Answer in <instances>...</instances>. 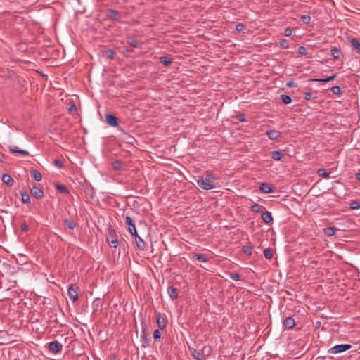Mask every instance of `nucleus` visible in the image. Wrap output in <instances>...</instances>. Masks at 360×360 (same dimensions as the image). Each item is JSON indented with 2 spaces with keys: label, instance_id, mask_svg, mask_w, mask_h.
Returning a JSON list of instances; mask_svg holds the SVG:
<instances>
[{
  "label": "nucleus",
  "instance_id": "32",
  "mask_svg": "<svg viewBox=\"0 0 360 360\" xmlns=\"http://www.w3.org/2000/svg\"><path fill=\"white\" fill-rule=\"evenodd\" d=\"M330 55L335 59L339 58V50L334 47L330 50Z\"/></svg>",
  "mask_w": 360,
  "mask_h": 360
},
{
  "label": "nucleus",
  "instance_id": "40",
  "mask_svg": "<svg viewBox=\"0 0 360 360\" xmlns=\"http://www.w3.org/2000/svg\"><path fill=\"white\" fill-rule=\"evenodd\" d=\"M331 91L335 94H338L340 92V88L338 86L331 88Z\"/></svg>",
  "mask_w": 360,
  "mask_h": 360
},
{
  "label": "nucleus",
  "instance_id": "15",
  "mask_svg": "<svg viewBox=\"0 0 360 360\" xmlns=\"http://www.w3.org/2000/svg\"><path fill=\"white\" fill-rule=\"evenodd\" d=\"M350 43L352 47L360 54V41L355 38H352L350 40Z\"/></svg>",
  "mask_w": 360,
  "mask_h": 360
},
{
  "label": "nucleus",
  "instance_id": "30",
  "mask_svg": "<svg viewBox=\"0 0 360 360\" xmlns=\"http://www.w3.org/2000/svg\"><path fill=\"white\" fill-rule=\"evenodd\" d=\"M112 168L115 170H120L122 169V163L120 161H115L112 164Z\"/></svg>",
  "mask_w": 360,
  "mask_h": 360
},
{
  "label": "nucleus",
  "instance_id": "18",
  "mask_svg": "<svg viewBox=\"0 0 360 360\" xmlns=\"http://www.w3.org/2000/svg\"><path fill=\"white\" fill-rule=\"evenodd\" d=\"M262 218L263 221L266 224H269L273 220L271 214L269 212H264L262 214Z\"/></svg>",
  "mask_w": 360,
  "mask_h": 360
},
{
  "label": "nucleus",
  "instance_id": "5",
  "mask_svg": "<svg viewBox=\"0 0 360 360\" xmlns=\"http://www.w3.org/2000/svg\"><path fill=\"white\" fill-rule=\"evenodd\" d=\"M68 294L70 299L72 302H75L78 299L77 289L75 288L73 285H70L68 290Z\"/></svg>",
  "mask_w": 360,
  "mask_h": 360
},
{
  "label": "nucleus",
  "instance_id": "10",
  "mask_svg": "<svg viewBox=\"0 0 360 360\" xmlns=\"http://www.w3.org/2000/svg\"><path fill=\"white\" fill-rule=\"evenodd\" d=\"M191 356L196 360H206L205 356L198 350L192 349L191 351Z\"/></svg>",
  "mask_w": 360,
  "mask_h": 360
},
{
  "label": "nucleus",
  "instance_id": "33",
  "mask_svg": "<svg viewBox=\"0 0 360 360\" xmlns=\"http://www.w3.org/2000/svg\"><path fill=\"white\" fill-rule=\"evenodd\" d=\"M65 225L70 229V230H72L75 226V224L73 221L72 220H65Z\"/></svg>",
  "mask_w": 360,
  "mask_h": 360
},
{
  "label": "nucleus",
  "instance_id": "28",
  "mask_svg": "<svg viewBox=\"0 0 360 360\" xmlns=\"http://www.w3.org/2000/svg\"><path fill=\"white\" fill-rule=\"evenodd\" d=\"M281 99L282 102L285 104H289L292 102V99L288 95L283 94L281 96Z\"/></svg>",
  "mask_w": 360,
  "mask_h": 360
},
{
  "label": "nucleus",
  "instance_id": "17",
  "mask_svg": "<svg viewBox=\"0 0 360 360\" xmlns=\"http://www.w3.org/2000/svg\"><path fill=\"white\" fill-rule=\"evenodd\" d=\"M2 181L8 186H12L13 184V179H12V177L8 175V174H4L3 176H2Z\"/></svg>",
  "mask_w": 360,
  "mask_h": 360
},
{
  "label": "nucleus",
  "instance_id": "3",
  "mask_svg": "<svg viewBox=\"0 0 360 360\" xmlns=\"http://www.w3.org/2000/svg\"><path fill=\"white\" fill-rule=\"evenodd\" d=\"M125 223L128 226V230L130 232V233L132 235V236H134L135 237H138V238L139 239V240L141 242H142V240L141 238L138 236L137 235V232H136V226H135V224L132 220V219L129 217V216H127L125 217Z\"/></svg>",
  "mask_w": 360,
  "mask_h": 360
},
{
  "label": "nucleus",
  "instance_id": "25",
  "mask_svg": "<svg viewBox=\"0 0 360 360\" xmlns=\"http://www.w3.org/2000/svg\"><path fill=\"white\" fill-rule=\"evenodd\" d=\"M251 210L255 212H262L264 210V207L259 204L255 203L252 206Z\"/></svg>",
  "mask_w": 360,
  "mask_h": 360
},
{
  "label": "nucleus",
  "instance_id": "36",
  "mask_svg": "<svg viewBox=\"0 0 360 360\" xmlns=\"http://www.w3.org/2000/svg\"><path fill=\"white\" fill-rule=\"evenodd\" d=\"M301 19L304 23L307 24L309 22L311 18L308 15H303L301 16Z\"/></svg>",
  "mask_w": 360,
  "mask_h": 360
},
{
  "label": "nucleus",
  "instance_id": "54",
  "mask_svg": "<svg viewBox=\"0 0 360 360\" xmlns=\"http://www.w3.org/2000/svg\"><path fill=\"white\" fill-rule=\"evenodd\" d=\"M110 58H112V53H111V54H110Z\"/></svg>",
  "mask_w": 360,
  "mask_h": 360
},
{
  "label": "nucleus",
  "instance_id": "29",
  "mask_svg": "<svg viewBox=\"0 0 360 360\" xmlns=\"http://www.w3.org/2000/svg\"><path fill=\"white\" fill-rule=\"evenodd\" d=\"M141 342H142V346L143 347H147L149 346V340L148 338H146L145 334L143 333V335H141Z\"/></svg>",
  "mask_w": 360,
  "mask_h": 360
},
{
  "label": "nucleus",
  "instance_id": "23",
  "mask_svg": "<svg viewBox=\"0 0 360 360\" xmlns=\"http://www.w3.org/2000/svg\"><path fill=\"white\" fill-rule=\"evenodd\" d=\"M9 151L12 153H18L24 155H27L29 154L28 151L25 150L17 149L15 148H10Z\"/></svg>",
  "mask_w": 360,
  "mask_h": 360
},
{
  "label": "nucleus",
  "instance_id": "48",
  "mask_svg": "<svg viewBox=\"0 0 360 360\" xmlns=\"http://www.w3.org/2000/svg\"><path fill=\"white\" fill-rule=\"evenodd\" d=\"M243 28H244V26H243V24H238V25H236V30H237L238 31H242V30H243Z\"/></svg>",
  "mask_w": 360,
  "mask_h": 360
},
{
  "label": "nucleus",
  "instance_id": "51",
  "mask_svg": "<svg viewBox=\"0 0 360 360\" xmlns=\"http://www.w3.org/2000/svg\"><path fill=\"white\" fill-rule=\"evenodd\" d=\"M75 109H76V107H75V105H72L71 107H70V108H69V110H70V112H72V111L75 110Z\"/></svg>",
  "mask_w": 360,
  "mask_h": 360
},
{
  "label": "nucleus",
  "instance_id": "53",
  "mask_svg": "<svg viewBox=\"0 0 360 360\" xmlns=\"http://www.w3.org/2000/svg\"><path fill=\"white\" fill-rule=\"evenodd\" d=\"M110 58H112V53H111V54H110Z\"/></svg>",
  "mask_w": 360,
  "mask_h": 360
},
{
  "label": "nucleus",
  "instance_id": "55",
  "mask_svg": "<svg viewBox=\"0 0 360 360\" xmlns=\"http://www.w3.org/2000/svg\"><path fill=\"white\" fill-rule=\"evenodd\" d=\"M136 243H137V246L139 248L140 247V245L138 243V242L136 241Z\"/></svg>",
  "mask_w": 360,
  "mask_h": 360
},
{
  "label": "nucleus",
  "instance_id": "24",
  "mask_svg": "<svg viewBox=\"0 0 360 360\" xmlns=\"http://www.w3.org/2000/svg\"><path fill=\"white\" fill-rule=\"evenodd\" d=\"M317 174L319 176L323 177V178H325V179H328L329 178L330 176V173L328 172L326 169H320L317 171Z\"/></svg>",
  "mask_w": 360,
  "mask_h": 360
},
{
  "label": "nucleus",
  "instance_id": "26",
  "mask_svg": "<svg viewBox=\"0 0 360 360\" xmlns=\"http://www.w3.org/2000/svg\"><path fill=\"white\" fill-rule=\"evenodd\" d=\"M275 249H264V255L266 259H270L274 255V250Z\"/></svg>",
  "mask_w": 360,
  "mask_h": 360
},
{
  "label": "nucleus",
  "instance_id": "21",
  "mask_svg": "<svg viewBox=\"0 0 360 360\" xmlns=\"http://www.w3.org/2000/svg\"><path fill=\"white\" fill-rule=\"evenodd\" d=\"M283 157V155L280 151L274 150L271 152V158L275 160L279 161Z\"/></svg>",
  "mask_w": 360,
  "mask_h": 360
},
{
  "label": "nucleus",
  "instance_id": "16",
  "mask_svg": "<svg viewBox=\"0 0 360 360\" xmlns=\"http://www.w3.org/2000/svg\"><path fill=\"white\" fill-rule=\"evenodd\" d=\"M107 16L111 20H117L119 18L120 14L117 11L110 10L108 11Z\"/></svg>",
  "mask_w": 360,
  "mask_h": 360
},
{
  "label": "nucleus",
  "instance_id": "12",
  "mask_svg": "<svg viewBox=\"0 0 360 360\" xmlns=\"http://www.w3.org/2000/svg\"><path fill=\"white\" fill-rule=\"evenodd\" d=\"M266 135L271 140H276L281 137V132L276 130H270L266 132Z\"/></svg>",
  "mask_w": 360,
  "mask_h": 360
},
{
  "label": "nucleus",
  "instance_id": "38",
  "mask_svg": "<svg viewBox=\"0 0 360 360\" xmlns=\"http://www.w3.org/2000/svg\"><path fill=\"white\" fill-rule=\"evenodd\" d=\"M22 200L24 202L29 203L30 202L29 195L27 194H22Z\"/></svg>",
  "mask_w": 360,
  "mask_h": 360
},
{
  "label": "nucleus",
  "instance_id": "43",
  "mask_svg": "<svg viewBox=\"0 0 360 360\" xmlns=\"http://www.w3.org/2000/svg\"><path fill=\"white\" fill-rule=\"evenodd\" d=\"M128 43H129L131 46H134V47H136V46H137V45H138V42H137V41H136V40H135V39H130L129 40Z\"/></svg>",
  "mask_w": 360,
  "mask_h": 360
},
{
  "label": "nucleus",
  "instance_id": "41",
  "mask_svg": "<svg viewBox=\"0 0 360 360\" xmlns=\"http://www.w3.org/2000/svg\"><path fill=\"white\" fill-rule=\"evenodd\" d=\"M160 60H161V63H164L166 65L171 63V60L165 57L161 58Z\"/></svg>",
  "mask_w": 360,
  "mask_h": 360
},
{
  "label": "nucleus",
  "instance_id": "42",
  "mask_svg": "<svg viewBox=\"0 0 360 360\" xmlns=\"http://www.w3.org/2000/svg\"><path fill=\"white\" fill-rule=\"evenodd\" d=\"M292 33V30L288 27L286 29H285V31H284V34L286 36V37H290Z\"/></svg>",
  "mask_w": 360,
  "mask_h": 360
},
{
  "label": "nucleus",
  "instance_id": "13",
  "mask_svg": "<svg viewBox=\"0 0 360 360\" xmlns=\"http://www.w3.org/2000/svg\"><path fill=\"white\" fill-rule=\"evenodd\" d=\"M193 257L195 258L199 262H207L209 261L210 258H211V256H209V255H205V254L198 253V254H195L193 256Z\"/></svg>",
  "mask_w": 360,
  "mask_h": 360
},
{
  "label": "nucleus",
  "instance_id": "7",
  "mask_svg": "<svg viewBox=\"0 0 360 360\" xmlns=\"http://www.w3.org/2000/svg\"><path fill=\"white\" fill-rule=\"evenodd\" d=\"M167 294L172 300H175L178 297V290L173 285H169L167 290Z\"/></svg>",
  "mask_w": 360,
  "mask_h": 360
},
{
  "label": "nucleus",
  "instance_id": "2",
  "mask_svg": "<svg viewBox=\"0 0 360 360\" xmlns=\"http://www.w3.org/2000/svg\"><path fill=\"white\" fill-rule=\"evenodd\" d=\"M352 348V345L349 344H344V345H337L331 348H330L328 350V352L329 354H339L344 352L349 349Z\"/></svg>",
  "mask_w": 360,
  "mask_h": 360
},
{
  "label": "nucleus",
  "instance_id": "4",
  "mask_svg": "<svg viewBox=\"0 0 360 360\" xmlns=\"http://www.w3.org/2000/svg\"><path fill=\"white\" fill-rule=\"evenodd\" d=\"M63 345L58 341L54 340L49 344V349L53 354H57L62 350Z\"/></svg>",
  "mask_w": 360,
  "mask_h": 360
},
{
  "label": "nucleus",
  "instance_id": "27",
  "mask_svg": "<svg viewBox=\"0 0 360 360\" xmlns=\"http://www.w3.org/2000/svg\"><path fill=\"white\" fill-rule=\"evenodd\" d=\"M335 77H336V75H333L328 77H326L325 79H315L314 80L316 81V82H321L326 83V82H328L332 81L333 79H334Z\"/></svg>",
  "mask_w": 360,
  "mask_h": 360
},
{
  "label": "nucleus",
  "instance_id": "1",
  "mask_svg": "<svg viewBox=\"0 0 360 360\" xmlns=\"http://www.w3.org/2000/svg\"><path fill=\"white\" fill-rule=\"evenodd\" d=\"M215 177L212 174H206L205 178L200 179L197 181L199 187L204 190H211L215 188L214 184Z\"/></svg>",
  "mask_w": 360,
  "mask_h": 360
},
{
  "label": "nucleus",
  "instance_id": "19",
  "mask_svg": "<svg viewBox=\"0 0 360 360\" xmlns=\"http://www.w3.org/2000/svg\"><path fill=\"white\" fill-rule=\"evenodd\" d=\"M100 307H101L100 300L98 298L95 299L92 302V304H91L93 312L94 313L96 312L99 309Z\"/></svg>",
  "mask_w": 360,
  "mask_h": 360
},
{
  "label": "nucleus",
  "instance_id": "9",
  "mask_svg": "<svg viewBox=\"0 0 360 360\" xmlns=\"http://www.w3.org/2000/svg\"><path fill=\"white\" fill-rule=\"evenodd\" d=\"M259 190L264 193H271L274 191L271 185L267 183L261 184Z\"/></svg>",
  "mask_w": 360,
  "mask_h": 360
},
{
  "label": "nucleus",
  "instance_id": "46",
  "mask_svg": "<svg viewBox=\"0 0 360 360\" xmlns=\"http://www.w3.org/2000/svg\"><path fill=\"white\" fill-rule=\"evenodd\" d=\"M311 94L309 92H306L304 94V97L306 100H310L311 98Z\"/></svg>",
  "mask_w": 360,
  "mask_h": 360
},
{
  "label": "nucleus",
  "instance_id": "11",
  "mask_svg": "<svg viewBox=\"0 0 360 360\" xmlns=\"http://www.w3.org/2000/svg\"><path fill=\"white\" fill-rule=\"evenodd\" d=\"M106 122L112 127H116L118 124L117 119L112 115H107Z\"/></svg>",
  "mask_w": 360,
  "mask_h": 360
},
{
  "label": "nucleus",
  "instance_id": "39",
  "mask_svg": "<svg viewBox=\"0 0 360 360\" xmlns=\"http://www.w3.org/2000/svg\"><path fill=\"white\" fill-rule=\"evenodd\" d=\"M298 53L300 55H306L307 54V49L304 46H300L298 48Z\"/></svg>",
  "mask_w": 360,
  "mask_h": 360
},
{
  "label": "nucleus",
  "instance_id": "37",
  "mask_svg": "<svg viewBox=\"0 0 360 360\" xmlns=\"http://www.w3.org/2000/svg\"><path fill=\"white\" fill-rule=\"evenodd\" d=\"M153 338L155 340H160L161 338L160 333L158 329H155L153 331Z\"/></svg>",
  "mask_w": 360,
  "mask_h": 360
},
{
  "label": "nucleus",
  "instance_id": "50",
  "mask_svg": "<svg viewBox=\"0 0 360 360\" xmlns=\"http://www.w3.org/2000/svg\"><path fill=\"white\" fill-rule=\"evenodd\" d=\"M240 121H245V115L241 114L238 116Z\"/></svg>",
  "mask_w": 360,
  "mask_h": 360
},
{
  "label": "nucleus",
  "instance_id": "6",
  "mask_svg": "<svg viewBox=\"0 0 360 360\" xmlns=\"http://www.w3.org/2000/svg\"><path fill=\"white\" fill-rule=\"evenodd\" d=\"M295 325L294 319L291 316L285 318L283 321V326L285 329H291Z\"/></svg>",
  "mask_w": 360,
  "mask_h": 360
},
{
  "label": "nucleus",
  "instance_id": "49",
  "mask_svg": "<svg viewBox=\"0 0 360 360\" xmlns=\"http://www.w3.org/2000/svg\"><path fill=\"white\" fill-rule=\"evenodd\" d=\"M244 252L248 255H250L252 254V249H244Z\"/></svg>",
  "mask_w": 360,
  "mask_h": 360
},
{
  "label": "nucleus",
  "instance_id": "34",
  "mask_svg": "<svg viewBox=\"0 0 360 360\" xmlns=\"http://www.w3.org/2000/svg\"><path fill=\"white\" fill-rule=\"evenodd\" d=\"M229 277L233 281H239L240 279V276L237 273H230Z\"/></svg>",
  "mask_w": 360,
  "mask_h": 360
},
{
  "label": "nucleus",
  "instance_id": "8",
  "mask_svg": "<svg viewBox=\"0 0 360 360\" xmlns=\"http://www.w3.org/2000/svg\"><path fill=\"white\" fill-rule=\"evenodd\" d=\"M31 193L33 196H34L36 198H41L44 195L43 191L38 186H33L31 188Z\"/></svg>",
  "mask_w": 360,
  "mask_h": 360
},
{
  "label": "nucleus",
  "instance_id": "44",
  "mask_svg": "<svg viewBox=\"0 0 360 360\" xmlns=\"http://www.w3.org/2000/svg\"><path fill=\"white\" fill-rule=\"evenodd\" d=\"M280 45L283 47V48H288V41L285 40V39H283L280 41Z\"/></svg>",
  "mask_w": 360,
  "mask_h": 360
},
{
  "label": "nucleus",
  "instance_id": "45",
  "mask_svg": "<svg viewBox=\"0 0 360 360\" xmlns=\"http://www.w3.org/2000/svg\"><path fill=\"white\" fill-rule=\"evenodd\" d=\"M54 165L58 167V168L63 167V164L59 160H54Z\"/></svg>",
  "mask_w": 360,
  "mask_h": 360
},
{
  "label": "nucleus",
  "instance_id": "31",
  "mask_svg": "<svg viewBox=\"0 0 360 360\" xmlns=\"http://www.w3.org/2000/svg\"><path fill=\"white\" fill-rule=\"evenodd\" d=\"M350 208L352 210L360 209V202L356 200L352 201L350 202Z\"/></svg>",
  "mask_w": 360,
  "mask_h": 360
},
{
  "label": "nucleus",
  "instance_id": "47",
  "mask_svg": "<svg viewBox=\"0 0 360 360\" xmlns=\"http://www.w3.org/2000/svg\"><path fill=\"white\" fill-rule=\"evenodd\" d=\"M21 229L23 231H27L28 230V225L24 223L21 225Z\"/></svg>",
  "mask_w": 360,
  "mask_h": 360
},
{
  "label": "nucleus",
  "instance_id": "35",
  "mask_svg": "<svg viewBox=\"0 0 360 360\" xmlns=\"http://www.w3.org/2000/svg\"><path fill=\"white\" fill-rule=\"evenodd\" d=\"M57 188H58V190L60 192H61V193H68V190L67 187H66L65 186H64V185H58V186H57Z\"/></svg>",
  "mask_w": 360,
  "mask_h": 360
},
{
  "label": "nucleus",
  "instance_id": "22",
  "mask_svg": "<svg viewBox=\"0 0 360 360\" xmlns=\"http://www.w3.org/2000/svg\"><path fill=\"white\" fill-rule=\"evenodd\" d=\"M157 323L158 325V327L160 329H164L166 327V322L163 318L160 317V315H158V317L157 319Z\"/></svg>",
  "mask_w": 360,
  "mask_h": 360
},
{
  "label": "nucleus",
  "instance_id": "14",
  "mask_svg": "<svg viewBox=\"0 0 360 360\" xmlns=\"http://www.w3.org/2000/svg\"><path fill=\"white\" fill-rule=\"evenodd\" d=\"M338 230H340V229L336 227H333V226L327 227V228L324 229V233L328 236H333L335 235L336 231Z\"/></svg>",
  "mask_w": 360,
  "mask_h": 360
},
{
  "label": "nucleus",
  "instance_id": "52",
  "mask_svg": "<svg viewBox=\"0 0 360 360\" xmlns=\"http://www.w3.org/2000/svg\"><path fill=\"white\" fill-rule=\"evenodd\" d=\"M356 176L357 179H359L360 181V172L357 173L356 174Z\"/></svg>",
  "mask_w": 360,
  "mask_h": 360
},
{
  "label": "nucleus",
  "instance_id": "20",
  "mask_svg": "<svg viewBox=\"0 0 360 360\" xmlns=\"http://www.w3.org/2000/svg\"><path fill=\"white\" fill-rule=\"evenodd\" d=\"M31 176L37 181H39L42 179V176L40 172L35 169H32L31 171Z\"/></svg>",
  "mask_w": 360,
  "mask_h": 360
}]
</instances>
